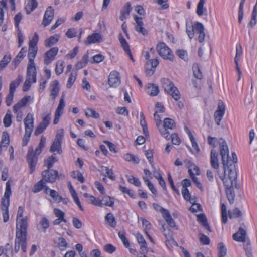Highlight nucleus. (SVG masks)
I'll return each mask as SVG.
<instances>
[{
  "label": "nucleus",
  "mask_w": 257,
  "mask_h": 257,
  "mask_svg": "<svg viewBox=\"0 0 257 257\" xmlns=\"http://www.w3.org/2000/svg\"><path fill=\"white\" fill-rule=\"evenodd\" d=\"M46 138L44 136L41 137L40 142L35 152L32 147H30L27 156V160L29 166V173L32 174L35 169L38 160V156L40 155L45 147Z\"/></svg>",
  "instance_id": "obj_1"
},
{
  "label": "nucleus",
  "mask_w": 257,
  "mask_h": 257,
  "mask_svg": "<svg viewBox=\"0 0 257 257\" xmlns=\"http://www.w3.org/2000/svg\"><path fill=\"white\" fill-rule=\"evenodd\" d=\"M11 182L10 180L6 183L4 195L2 199L1 210L3 212V218L4 222L8 221L9 219V206L10 205V196L11 195Z\"/></svg>",
  "instance_id": "obj_2"
},
{
  "label": "nucleus",
  "mask_w": 257,
  "mask_h": 257,
  "mask_svg": "<svg viewBox=\"0 0 257 257\" xmlns=\"http://www.w3.org/2000/svg\"><path fill=\"white\" fill-rule=\"evenodd\" d=\"M161 82L164 90L170 94L174 100L178 101L180 99V93L172 82L167 78L161 79Z\"/></svg>",
  "instance_id": "obj_3"
},
{
  "label": "nucleus",
  "mask_w": 257,
  "mask_h": 257,
  "mask_svg": "<svg viewBox=\"0 0 257 257\" xmlns=\"http://www.w3.org/2000/svg\"><path fill=\"white\" fill-rule=\"evenodd\" d=\"M227 171L228 174L227 176H220V178L223 181L225 188L232 187L239 188V186L237 183V172L234 167L230 168Z\"/></svg>",
  "instance_id": "obj_4"
},
{
  "label": "nucleus",
  "mask_w": 257,
  "mask_h": 257,
  "mask_svg": "<svg viewBox=\"0 0 257 257\" xmlns=\"http://www.w3.org/2000/svg\"><path fill=\"white\" fill-rule=\"evenodd\" d=\"M159 55L163 59L172 62L174 55L171 49L163 42L158 43L156 46Z\"/></svg>",
  "instance_id": "obj_5"
},
{
  "label": "nucleus",
  "mask_w": 257,
  "mask_h": 257,
  "mask_svg": "<svg viewBox=\"0 0 257 257\" xmlns=\"http://www.w3.org/2000/svg\"><path fill=\"white\" fill-rule=\"evenodd\" d=\"M28 229V218L17 220L16 236L27 239Z\"/></svg>",
  "instance_id": "obj_6"
},
{
  "label": "nucleus",
  "mask_w": 257,
  "mask_h": 257,
  "mask_svg": "<svg viewBox=\"0 0 257 257\" xmlns=\"http://www.w3.org/2000/svg\"><path fill=\"white\" fill-rule=\"evenodd\" d=\"M42 180L45 182L54 183L58 177L57 170L47 169L42 173Z\"/></svg>",
  "instance_id": "obj_7"
},
{
  "label": "nucleus",
  "mask_w": 257,
  "mask_h": 257,
  "mask_svg": "<svg viewBox=\"0 0 257 257\" xmlns=\"http://www.w3.org/2000/svg\"><path fill=\"white\" fill-rule=\"evenodd\" d=\"M225 112V105L222 100H219L217 110L214 113V118L217 125H220Z\"/></svg>",
  "instance_id": "obj_8"
},
{
  "label": "nucleus",
  "mask_w": 257,
  "mask_h": 257,
  "mask_svg": "<svg viewBox=\"0 0 257 257\" xmlns=\"http://www.w3.org/2000/svg\"><path fill=\"white\" fill-rule=\"evenodd\" d=\"M232 158L230 157L228 155L226 156L224 162H222L224 166V173L226 174L227 171H228L230 168L235 167V166L232 165L236 163L237 161V156L234 152L232 153Z\"/></svg>",
  "instance_id": "obj_9"
},
{
  "label": "nucleus",
  "mask_w": 257,
  "mask_h": 257,
  "mask_svg": "<svg viewBox=\"0 0 257 257\" xmlns=\"http://www.w3.org/2000/svg\"><path fill=\"white\" fill-rule=\"evenodd\" d=\"M51 120L50 114H48L43 118L35 131V135L38 136L42 133L48 126Z\"/></svg>",
  "instance_id": "obj_10"
},
{
  "label": "nucleus",
  "mask_w": 257,
  "mask_h": 257,
  "mask_svg": "<svg viewBox=\"0 0 257 257\" xmlns=\"http://www.w3.org/2000/svg\"><path fill=\"white\" fill-rule=\"evenodd\" d=\"M108 84L111 87L116 88L120 84L119 74L118 72L114 71L111 72L108 78Z\"/></svg>",
  "instance_id": "obj_11"
},
{
  "label": "nucleus",
  "mask_w": 257,
  "mask_h": 257,
  "mask_svg": "<svg viewBox=\"0 0 257 257\" xmlns=\"http://www.w3.org/2000/svg\"><path fill=\"white\" fill-rule=\"evenodd\" d=\"M27 239L23 237L16 236L15 240V246L14 251L15 252H18L21 247L22 250L23 252H26L27 251Z\"/></svg>",
  "instance_id": "obj_12"
},
{
  "label": "nucleus",
  "mask_w": 257,
  "mask_h": 257,
  "mask_svg": "<svg viewBox=\"0 0 257 257\" xmlns=\"http://www.w3.org/2000/svg\"><path fill=\"white\" fill-rule=\"evenodd\" d=\"M103 41V36L100 33H94L89 35L84 43L89 45L93 43H99Z\"/></svg>",
  "instance_id": "obj_13"
},
{
  "label": "nucleus",
  "mask_w": 257,
  "mask_h": 257,
  "mask_svg": "<svg viewBox=\"0 0 257 257\" xmlns=\"http://www.w3.org/2000/svg\"><path fill=\"white\" fill-rule=\"evenodd\" d=\"M54 18V10L52 7H49L46 10L42 25L46 27L49 25Z\"/></svg>",
  "instance_id": "obj_14"
},
{
  "label": "nucleus",
  "mask_w": 257,
  "mask_h": 257,
  "mask_svg": "<svg viewBox=\"0 0 257 257\" xmlns=\"http://www.w3.org/2000/svg\"><path fill=\"white\" fill-rule=\"evenodd\" d=\"M25 132L27 134H32L34 127V118L31 113H28L24 119Z\"/></svg>",
  "instance_id": "obj_15"
},
{
  "label": "nucleus",
  "mask_w": 257,
  "mask_h": 257,
  "mask_svg": "<svg viewBox=\"0 0 257 257\" xmlns=\"http://www.w3.org/2000/svg\"><path fill=\"white\" fill-rule=\"evenodd\" d=\"M36 67L35 63H28L27 68V78L32 79L33 83L36 82Z\"/></svg>",
  "instance_id": "obj_16"
},
{
  "label": "nucleus",
  "mask_w": 257,
  "mask_h": 257,
  "mask_svg": "<svg viewBox=\"0 0 257 257\" xmlns=\"http://www.w3.org/2000/svg\"><path fill=\"white\" fill-rule=\"evenodd\" d=\"M58 52L57 47H53L47 51L45 54L44 63L46 65L50 64L54 60L55 56Z\"/></svg>",
  "instance_id": "obj_17"
},
{
  "label": "nucleus",
  "mask_w": 257,
  "mask_h": 257,
  "mask_svg": "<svg viewBox=\"0 0 257 257\" xmlns=\"http://www.w3.org/2000/svg\"><path fill=\"white\" fill-rule=\"evenodd\" d=\"M161 127H164L165 129V132L168 134L167 135V137H164L167 140H169L170 139V133L167 131V129L173 130L175 127V123L174 120L169 118H165L164 119L163 124H161Z\"/></svg>",
  "instance_id": "obj_18"
},
{
  "label": "nucleus",
  "mask_w": 257,
  "mask_h": 257,
  "mask_svg": "<svg viewBox=\"0 0 257 257\" xmlns=\"http://www.w3.org/2000/svg\"><path fill=\"white\" fill-rule=\"evenodd\" d=\"M219 148L222 162H224L226 156L229 155V149L226 142L222 138L219 140Z\"/></svg>",
  "instance_id": "obj_19"
},
{
  "label": "nucleus",
  "mask_w": 257,
  "mask_h": 257,
  "mask_svg": "<svg viewBox=\"0 0 257 257\" xmlns=\"http://www.w3.org/2000/svg\"><path fill=\"white\" fill-rule=\"evenodd\" d=\"M30 96H25L21 100L18 102L16 104H15L13 106V111L14 112L18 115H19L20 113V110L25 107L28 102L30 100Z\"/></svg>",
  "instance_id": "obj_20"
},
{
  "label": "nucleus",
  "mask_w": 257,
  "mask_h": 257,
  "mask_svg": "<svg viewBox=\"0 0 257 257\" xmlns=\"http://www.w3.org/2000/svg\"><path fill=\"white\" fill-rule=\"evenodd\" d=\"M134 19L136 22V25H135V30L141 34H142L143 35H145L147 34V30L143 27V19L141 17H138L137 16H134Z\"/></svg>",
  "instance_id": "obj_21"
},
{
  "label": "nucleus",
  "mask_w": 257,
  "mask_h": 257,
  "mask_svg": "<svg viewBox=\"0 0 257 257\" xmlns=\"http://www.w3.org/2000/svg\"><path fill=\"white\" fill-rule=\"evenodd\" d=\"M246 236V231L243 228L240 227L238 231L233 235V238L236 241L244 242L245 241Z\"/></svg>",
  "instance_id": "obj_22"
},
{
  "label": "nucleus",
  "mask_w": 257,
  "mask_h": 257,
  "mask_svg": "<svg viewBox=\"0 0 257 257\" xmlns=\"http://www.w3.org/2000/svg\"><path fill=\"white\" fill-rule=\"evenodd\" d=\"M50 97L52 100H54L57 96L60 90L58 81L56 80L52 81L50 85Z\"/></svg>",
  "instance_id": "obj_23"
},
{
  "label": "nucleus",
  "mask_w": 257,
  "mask_h": 257,
  "mask_svg": "<svg viewBox=\"0 0 257 257\" xmlns=\"http://www.w3.org/2000/svg\"><path fill=\"white\" fill-rule=\"evenodd\" d=\"M26 53V50H25V48H22L16 57L13 60V63L14 64V67H12V70H15L17 68L18 65L24 58Z\"/></svg>",
  "instance_id": "obj_24"
},
{
  "label": "nucleus",
  "mask_w": 257,
  "mask_h": 257,
  "mask_svg": "<svg viewBox=\"0 0 257 257\" xmlns=\"http://www.w3.org/2000/svg\"><path fill=\"white\" fill-rule=\"evenodd\" d=\"M158 113V112H155V113L154 114V119H155V120L156 121V125H157L158 128L159 129V132H160L161 135L163 137H167V135L168 134H167V133H166L165 132V128L164 127H161L162 122H161V120L160 117L159 115H158L157 114Z\"/></svg>",
  "instance_id": "obj_25"
},
{
  "label": "nucleus",
  "mask_w": 257,
  "mask_h": 257,
  "mask_svg": "<svg viewBox=\"0 0 257 257\" xmlns=\"http://www.w3.org/2000/svg\"><path fill=\"white\" fill-rule=\"evenodd\" d=\"M83 195L87 199L88 202L93 204L96 206H102V202H101V200L97 199L94 196L86 193H85Z\"/></svg>",
  "instance_id": "obj_26"
},
{
  "label": "nucleus",
  "mask_w": 257,
  "mask_h": 257,
  "mask_svg": "<svg viewBox=\"0 0 257 257\" xmlns=\"http://www.w3.org/2000/svg\"><path fill=\"white\" fill-rule=\"evenodd\" d=\"M131 11V4L129 2H127L121 11L120 15L119 17L121 21H123L124 19H125L130 15Z\"/></svg>",
  "instance_id": "obj_27"
},
{
  "label": "nucleus",
  "mask_w": 257,
  "mask_h": 257,
  "mask_svg": "<svg viewBox=\"0 0 257 257\" xmlns=\"http://www.w3.org/2000/svg\"><path fill=\"white\" fill-rule=\"evenodd\" d=\"M211 165L212 167L214 169H217L219 168L218 154L214 149L211 151Z\"/></svg>",
  "instance_id": "obj_28"
},
{
  "label": "nucleus",
  "mask_w": 257,
  "mask_h": 257,
  "mask_svg": "<svg viewBox=\"0 0 257 257\" xmlns=\"http://www.w3.org/2000/svg\"><path fill=\"white\" fill-rule=\"evenodd\" d=\"M147 92L150 96H157L159 92V87L155 84H148L147 88Z\"/></svg>",
  "instance_id": "obj_29"
},
{
  "label": "nucleus",
  "mask_w": 257,
  "mask_h": 257,
  "mask_svg": "<svg viewBox=\"0 0 257 257\" xmlns=\"http://www.w3.org/2000/svg\"><path fill=\"white\" fill-rule=\"evenodd\" d=\"M184 162L186 164V167L188 168V170L189 169H192V173L193 176L195 175H199L200 174V169L197 166L192 163V162L189 160H186Z\"/></svg>",
  "instance_id": "obj_30"
},
{
  "label": "nucleus",
  "mask_w": 257,
  "mask_h": 257,
  "mask_svg": "<svg viewBox=\"0 0 257 257\" xmlns=\"http://www.w3.org/2000/svg\"><path fill=\"white\" fill-rule=\"evenodd\" d=\"M60 36L58 34H55L50 37L45 41V45L47 47H50L56 44L59 40Z\"/></svg>",
  "instance_id": "obj_31"
},
{
  "label": "nucleus",
  "mask_w": 257,
  "mask_h": 257,
  "mask_svg": "<svg viewBox=\"0 0 257 257\" xmlns=\"http://www.w3.org/2000/svg\"><path fill=\"white\" fill-rule=\"evenodd\" d=\"M163 217L170 227L174 228L175 230L178 229V227L176 225L175 221L172 218L169 211L165 214Z\"/></svg>",
  "instance_id": "obj_32"
},
{
  "label": "nucleus",
  "mask_w": 257,
  "mask_h": 257,
  "mask_svg": "<svg viewBox=\"0 0 257 257\" xmlns=\"http://www.w3.org/2000/svg\"><path fill=\"white\" fill-rule=\"evenodd\" d=\"M235 187H229L225 188V192L227 195V199L231 204L234 202V199L235 197V193L234 191Z\"/></svg>",
  "instance_id": "obj_33"
},
{
  "label": "nucleus",
  "mask_w": 257,
  "mask_h": 257,
  "mask_svg": "<svg viewBox=\"0 0 257 257\" xmlns=\"http://www.w3.org/2000/svg\"><path fill=\"white\" fill-rule=\"evenodd\" d=\"M61 144V142L54 140L50 147V151L51 152L56 151L58 154H61L62 152Z\"/></svg>",
  "instance_id": "obj_34"
},
{
  "label": "nucleus",
  "mask_w": 257,
  "mask_h": 257,
  "mask_svg": "<svg viewBox=\"0 0 257 257\" xmlns=\"http://www.w3.org/2000/svg\"><path fill=\"white\" fill-rule=\"evenodd\" d=\"M198 220L202 225L209 232H211V228L207 222V219L206 216L204 214L198 215Z\"/></svg>",
  "instance_id": "obj_35"
},
{
  "label": "nucleus",
  "mask_w": 257,
  "mask_h": 257,
  "mask_svg": "<svg viewBox=\"0 0 257 257\" xmlns=\"http://www.w3.org/2000/svg\"><path fill=\"white\" fill-rule=\"evenodd\" d=\"M192 69L194 77L198 79H202L203 74L201 71V68L198 64H193Z\"/></svg>",
  "instance_id": "obj_36"
},
{
  "label": "nucleus",
  "mask_w": 257,
  "mask_h": 257,
  "mask_svg": "<svg viewBox=\"0 0 257 257\" xmlns=\"http://www.w3.org/2000/svg\"><path fill=\"white\" fill-rule=\"evenodd\" d=\"M22 77L19 76L18 78L15 81H12L10 84L9 92L14 93L16 89L21 82Z\"/></svg>",
  "instance_id": "obj_37"
},
{
  "label": "nucleus",
  "mask_w": 257,
  "mask_h": 257,
  "mask_svg": "<svg viewBox=\"0 0 257 257\" xmlns=\"http://www.w3.org/2000/svg\"><path fill=\"white\" fill-rule=\"evenodd\" d=\"M118 39L121 44V46L122 47L124 51L126 52H129L131 50L128 43L126 42L125 38L123 37L121 33H120L118 35Z\"/></svg>",
  "instance_id": "obj_38"
},
{
  "label": "nucleus",
  "mask_w": 257,
  "mask_h": 257,
  "mask_svg": "<svg viewBox=\"0 0 257 257\" xmlns=\"http://www.w3.org/2000/svg\"><path fill=\"white\" fill-rule=\"evenodd\" d=\"M37 6L38 2L36 0H30L25 7L27 14H30L35 9Z\"/></svg>",
  "instance_id": "obj_39"
},
{
  "label": "nucleus",
  "mask_w": 257,
  "mask_h": 257,
  "mask_svg": "<svg viewBox=\"0 0 257 257\" xmlns=\"http://www.w3.org/2000/svg\"><path fill=\"white\" fill-rule=\"evenodd\" d=\"M206 0H200L197 7L196 13L199 16H202L204 12L206 11V8L204 7V5Z\"/></svg>",
  "instance_id": "obj_40"
},
{
  "label": "nucleus",
  "mask_w": 257,
  "mask_h": 257,
  "mask_svg": "<svg viewBox=\"0 0 257 257\" xmlns=\"http://www.w3.org/2000/svg\"><path fill=\"white\" fill-rule=\"evenodd\" d=\"M11 60V56L10 54H6L4 56L3 59L0 61V71L8 65Z\"/></svg>",
  "instance_id": "obj_41"
},
{
  "label": "nucleus",
  "mask_w": 257,
  "mask_h": 257,
  "mask_svg": "<svg viewBox=\"0 0 257 257\" xmlns=\"http://www.w3.org/2000/svg\"><path fill=\"white\" fill-rule=\"evenodd\" d=\"M37 53V48H29L28 58L29 59L28 63H34V59Z\"/></svg>",
  "instance_id": "obj_42"
},
{
  "label": "nucleus",
  "mask_w": 257,
  "mask_h": 257,
  "mask_svg": "<svg viewBox=\"0 0 257 257\" xmlns=\"http://www.w3.org/2000/svg\"><path fill=\"white\" fill-rule=\"evenodd\" d=\"M102 206L112 207L114 205V198L108 196H105L103 197L102 200Z\"/></svg>",
  "instance_id": "obj_43"
},
{
  "label": "nucleus",
  "mask_w": 257,
  "mask_h": 257,
  "mask_svg": "<svg viewBox=\"0 0 257 257\" xmlns=\"http://www.w3.org/2000/svg\"><path fill=\"white\" fill-rule=\"evenodd\" d=\"M229 217L230 219L234 218H238L242 215V213L240 210L238 208H235L232 210L228 211Z\"/></svg>",
  "instance_id": "obj_44"
},
{
  "label": "nucleus",
  "mask_w": 257,
  "mask_h": 257,
  "mask_svg": "<svg viewBox=\"0 0 257 257\" xmlns=\"http://www.w3.org/2000/svg\"><path fill=\"white\" fill-rule=\"evenodd\" d=\"M186 32L189 37L191 39L194 37V32L193 28V24H189L188 21L186 22Z\"/></svg>",
  "instance_id": "obj_45"
},
{
  "label": "nucleus",
  "mask_w": 257,
  "mask_h": 257,
  "mask_svg": "<svg viewBox=\"0 0 257 257\" xmlns=\"http://www.w3.org/2000/svg\"><path fill=\"white\" fill-rule=\"evenodd\" d=\"M88 59V54H85L82 58L80 61L77 63L76 65V68L77 70L80 69L84 67L87 64Z\"/></svg>",
  "instance_id": "obj_46"
},
{
  "label": "nucleus",
  "mask_w": 257,
  "mask_h": 257,
  "mask_svg": "<svg viewBox=\"0 0 257 257\" xmlns=\"http://www.w3.org/2000/svg\"><path fill=\"white\" fill-rule=\"evenodd\" d=\"M105 220L107 221L109 225L112 227H115L116 225V221L115 219L113 216V215L111 213H108L105 217Z\"/></svg>",
  "instance_id": "obj_47"
},
{
  "label": "nucleus",
  "mask_w": 257,
  "mask_h": 257,
  "mask_svg": "<svg viewBox=\"0 0 257 257\" xmlns=\"http://www.w3.org/2000/svg\"><path fill=\"white\" fill-rule=\"evenodd\" d=\"M59 242L57 243V247L61 251L65 250L68 247V243L64 238L59 237Z\"/></svg>",
  "instance_id": "obj_48"
},
{
  "label": "nucleus",
  "mask_w": 257,
  "mask_h": 257,
  "mask_svg": "<svg viewBox=\"0 0 257 257\" xmlns=\"http://www.w3.org/2000/svg\"><path fill=\"white\" fill-rule=\"evenodd\" d=\"M39 225L41 227L42 231L45 232L46 229L48 228L50 226V222L48 219L45 217H43L39 222Z\"/></svg>",
  "instance_id": "obj_49"
},
{
  "label": "nucleus",
  "mask_w": 257,
  "mask_h": 257,
  "mask_svg": "<svg viewBox=\"0 0 257 257\" xmlns=\"http://www.w3.org/2000/svg\"><path fill=\"white\" fill-rule=\"evenodd\" d=\"M194 32L195 31L197 33H201L205 30V28L203 25L199 22H195L193 23Z\"/></svg>",
  "instance_id": "obj_50"
},
{
  "label": "nucleus",
  "mask_w": 257,
  "mask_h": 257,
  "mask_svg": "<svg viewBox=\"0 0 257 257\" xmlns=\"http://www.w3.org/2000/svg\"><path fill=\"white\" fill-rule=\"evenodd\" d=\"M124 158L126 161L132 162L135 164H138L140 161L139 159L137 156L129 153L124 155Z\"/></svg>",
  "instance_id": "obj_51"
},
{
  "label": "nucleus",
  "mask_w": 257,
  "mask_h": 257,
  "mask_svg": "<svg viewBox=\"0 0 257 257\" xmlns=\"http://www.w3.org/2000/svg\"><path fill=\"white\" fill-rule=\"evenodd\" d=\"M12 114L10 112L8 111L3 119V123L6 127H8L11 125L12 123Z\"/></svg>",
  "instance_id": "obj_52"
},
{
  "label": "nucleus",
  "mask_w": 257,
  "mask_h": 257,
  "mask_svg": "<svg viewBox=\"0 0 257 257\" xmlns=\"http://www.w3.org/2000/svg\"><path fill=\"white\" fill-rule=\"evenodd\" d=\"M85 115L87 117H91L93 118H98L99 114L95 110L91 108H87L85 111Z\"/></svg>",
  "instance_id": "obj_53"
},
{
  "label": "nucleus",
  "mask_w": 257,
  "mask_h": 257,
  "mask_svg": "<svg viewBox=\"0 0 257 257\" xmlns=\"http://www.w3.org/2000/svg\"><path fill=\"white\" fill-rule=\"evenodd\" d=\"M140 124L143 128V131L145 135L148 134L147 123L145 120V116L143 112L140 113Z\"/></svg>",
  "instance_id": "obj_54"
},
{
  "label": "nucleus",
  "mask_w": 257,
  "mask_h": 257,
  "mask_svg": "<svg viewBox=\"0 0 257 257\" xmlns=\"http://www.w3.org/2000/svg\"><path fill=\"white\" fill-rule=\"evenodd\" d=\"M219 250L218 257H225L227 253V249L224 244L220 242L218 244Z\"/></svg>",
  "instance_id": "obj_55"
},
{
  "label": "nucleus",
  "mask_w": 257,
  "mask_h": 257,
  "mask_svg": "<svg viewBox=\"0 0 257 257\" xmlns=\"http://www.w3.org/2000/svg\"><path fill=\"white\" fill-rule=\"evenodd\" d=\"M56 158L53 155L50 156L46 160H45V164L47 166V169L50 170V169L52 167L54 163L56 162Z\"/></svg>",
  "instance_id": "obj_56"
},
{
  "label": "nucleus",
  "mask_w": 257,
  "mask_h": 257,
  "mask_svg": "<svg viewBox=\"0 0 257 257\" xmlns=\"http://www.w3.org/2000/svg\"><path fill=\"white\" fill-rule=\"evenodd\" d=\"M236 55L235 57V63L236 65H237L238 64V61L241 58V56L242 54V47L240 45H237L236 47Z\"/></svg>",
  "instance_id": "obj_57"
},
{
  "label": "nucleus",
  "mask_w": 257,
  "mask_h": 257,
  "mask_svg": "<svg viewBox=\"0 0 257 257\" xmlns=\"http://www.w3.org/2000/svg\"><path fill=\"white\" fill-rule=\"evenodd\" d=\"M45 187V182L42 179L35 185L33 192L37 193L40 191Z\"/></svg>",
  "instance_id": "obj_58"
},
{
  "label": "nucleus",
  "mask_w": 257,
  "mask_h": 257,
  "mask_svg": "<svg viewBox=\"0 0 257 257\" xmlns=\"http://www.w3.org/2000/svg\"><path fill=\"white\" fill-rule=\"evenodd\" d=\"M164 235L165 236V237L167 238H168V239L166 241V245L167 246H169V243H171L175 246H178L177 243L172 238V235L169 231H168V232L167 233H165Z\"/></svg>",
  "instance_id": "obj_59"
},
{
  "label": "nucleus",
  "mask_w": 257,
  "mask_h": 257,
  "mask_svg": "<svg viewBox=\"0 0 257 257\" xmlns=\"http://www.w3.org/2000/svg\"><path fill=\"white\" fill-rule=\"evenodd\" d=\"M71 176L75 179H77L81 183H83L85 181L84 178L82 173L78 171H75L72 172Z\"/></svg>",
  "instance_id": "obj_60"
},
{
  "label": "nucleus",
  "mask_w": 257,
  "mask_h": 257,
  "mask_svg": "<svg viewBox=\"0 0 257 257\" xmlns=\"http://www.w3.org/2000/svg\"><path fill=\"white\" fill-rule=\"evenodd\" d=\"M39 39L38 35L35 33L32 40L29 42V48H37V44Z\"/></svg>",
  "instance_id": "obj_61"
},
{
  "label": "nucleus",
  "mask_w": 257,
  "mask_h": 257,
  "mask_svg": "<svg viewBox=\"0 0 257 257\" xmlns=\"http://www.w3.org/2000/svg\"><path fill=\"white\" fill-rule=\"evenodd\" d=\"M221 216L222 222L226 223L227 222V208L224 203L221 204Z\"/></svg>",
  "instance_id": "obj_62"
},
{
  "label": "nucleus",
  "mask_w": 257,
  "mask_h": 257,
  "mask_svg": "<svg viewBox=\"0 0 257 257\" xmlns=\"http://www.w3.org/2000/svg\"><path fill=\"white\" fill-rule=\"evenodd\" d=\"M101 168L102 170H104L105 171V172H106L105 176L108 177L109 178H110L112 180H115V177L113 175V172L111 169H110L108 167H105V166H102Z\"/></svg>",
  "instance_id": "obj_63"
},
{
  "label": "nucleus",
  "mask_w": 257,
  "mask_h": 257,
  "mask_svg": "<svg viewBox=\"0 0 257 257\" xmlns=\"http://www.w3.org/2000/svg\"><path fill=\"white\" fill-rule=\"evenodd\" d=\"M4 254L6 257H11L13 255V250L12 245L9 243H7L5 246Z\"/></svg>",
  "instance_id": "obj_64"
}]
</instances>
